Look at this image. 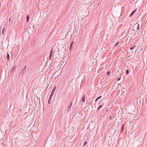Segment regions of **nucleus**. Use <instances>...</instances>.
Instances as JSON below:
<instances>
[{
  "instance_id": "14",
  "label": "nucleus",
  "mask_w": 147,
  "mask_h": 147,
  "mask_svg": "<svg viewBox=\"0 0 147 147\" xmlns=\"http://www.w3.org/2000/svg\"><path fill=\"white\" fill-rule=\"evenodd\" d=\"M5 28L4 27L3 29V30H2V34H4V30H5Z\"/></svg>"
},
{
  "instance_id": "12",
  "label": "nucleus",
  "mask_w": 147,
  "mask_h": 147,
  "mask_svg": "<svg viewBox=\"0 0 147 147\" xmlns=\"http://www.w3.org/2000/svg\"><path fill=\"white\" fill-rule=\"evenodd\" d=\"M104 105V104L103 103L102 105H100V106L98 107L97 108V110H99L101 108H102V105Z\"/></svg>"
},
{
  "instance_id": "2",
  "label": "nucleus",
  "mask_w": 147,
  "mask_h": 147,
  "mask_svg": "<svg viewBox=\"0 0 147 147\" xmlns=\"http://www.w3.org/2000/svg\"><path fill=\"white\" fill-rule=\"evenodd\" d=\"M26 67H27V66L26 65L24 68L22 69V70L21 71V73H22L23 74H24V72L25 71H26Z\"/></svg>"
},
{
  "instance_id": "23",
  "label": "nucleus",
  "mask_w": 147,
  "mask_h": 147,
  "mask_svg": "<svg viewBox=\"0 0 147 147\" xmlns=\"http://www.w3.org/2000/svg\"><path fill=\"white\" fill-rule=\"evenodd\" d=\"M113 119V118H112L111 117V116H110L109 117V120H110V119Z\"/></svg>"
},
{
  "instance_id": "6",
  "label": "nucleus",
  "mask_w": 147,
  "mask_h": 147,
  "mask_svg": "<svg viewBox=\"0 0 147 147\" xmlns=\"http://www.w3.org/2000/svg\"><path fill=\"white\" fill-rule=\"evenodd\" d=\"M85 97L84 95L82 98V101L83 102H84L85 101Z\"/></svg>"
},
{
  "instance_id": "1",
  "label": "nucleus",
  "mask_w": 147,
  "mask_h": 147,
  "mask_svg": "<svg viewBox=\"0 0 147 147\" xmlns=\"http://www.w3.org/2000/svg\"><path fill=\"white\" fill-rule=\"evenodd\" d=\"M56 86H55L54 88H53V90H52L51 92V94H50V95L51 96H53V94H54V92L55 91V90L56 89Z\"/></svg>"
},
{
  "instance_id": "5",
  "label": "nucleus",
  "mask_w": 147,
  "mask_h": 147,
  "mask_svg": "<svg viewBox=\"0 0 147 147\" xmlns=\"http://www.w3.org/2000/svg\"><path fill=\"white\" fill-rule=\"evenodd\" d=\"M136 9H135L133 11H132V12H131L130 15L129 17H131L134 14V13L136 12Z\"/></svg>"
},
{
  "instance_id": "22",
  "label": "nucleus",
  "mask_w": 147,
  "mask_h": 147,
  "mask_svg": "<svg viewBox=\"0 0 147 147\" xmlns=\"http://www.w3.org/2000/svg\"><path fill=\"white\" fill-rule=\"evenodd\" d=\"M121 77H119L117 80V81H119L120 79H121Z\"/></svg>"
},
{
  "instance_id": "24",
  "label": "nucleus",
  "mask_w": 147,
  "mask_h": 147,
  "mask_svg": "<svg viewBox=\"0 0 147 147\" xmlns=\"http://www.w3.org/2000/svg\"><path fill=\"white\" fill-rule=\"evenodd\" d=\"M98 99L97 98L95 100V102H96Z\"/></svg>"
},
{
  "instance_id": "3",
  "label": "nucleus",
  "mask_w": 147,
  "mask_h": 147,
  "mask_svg": "<svg viewBox=\"0 0 147 147\" xmlns=\"http://www.w3.org/2000/svg\"><path fill=\"white\" fill-rule=\"evenodd\" d=\"M124 125L123 124L122 125L121 128V131H120L121 134H122L124 130Z\"/></svg>"
},
{
  "instance_id": "15",
  "label": "nucleus",
  "mask_w": 147,
  "mask_h": 147,
  "mask_svg": "<svg viewBox=\"0 0 147 147\" xmlns=\"http://www.w3.org/2000/svg\"><path fill=\"white\" fill-rule=\"evenodd\" d=\"M73 42L72 41L71 42V45H70V49H71V48L72 47V46L73 45Z\"/></svg>"
},
{
  "instance_id": "4",
  "label": "nucleus",
  "mask_w": 147,
  "mask_h": 147,
  "mask_svg": "<svg viewBox=\"0 0 147 147\" xmlns=\"http://www.w3.org/2000/svg\"><path fill=\"white\" fill-rule=\"evenodd\" d=\"M52 96H52L50 95V96H49V100H48V103L49 104H50V101H51V98H52Z\"/></svg>"
},
{
  "instance_id": "19",
  "label": "nucleus",
  "mask_w": 147,
  "mask_h": 147,
  "mask_svg": "<svg viewBox=\"0 0 147 147\" xmlns=\"http://www.w3.org/2000/svg\"><path fill=\"white\" fill-rule=\"evenodd\" d=\"M87 143V142L86 141H85V142H84V144L83 146H84Z\"/></svg>"
},
{
  "instance_id": "10",
  "label": "nucleus",
  "mask_w": 147,
  "mask_h": 147,
  "mask_svg": "<svg viewBox=\"0 0 147 147\" xmlns=\"http://www.w3.org/2000/svg\"><path fill=\"white\" fill-rule=\"evenodd\" d=\"M72 102H71L70 104L69 107H68V109H67V111H68L69 110L71 107V106H72Z\"/></svg>"
},
{
  "instance_id": "11",
  "label": "nucleus",
  "mask_w": 147,
  "mask_h": 147,
  "mask_svg": "<svg viewBox=\"0 0 147 147\" xmlns=\"http://www.w3.org/2000/svg\"><path fill=\"white\" fill-rule=\"evenodd\" d=\"M26 21L27 22H28L29 21V15H28L26 17Z\"/></svg>"
},
{
  "instance_id": "9",
  "label": "nucleus",
  "mask_w": 147,
  "mask_h": 147,
  "mask_svg": "<svg viewBox=\"0 0 147 147\" xmlns=\"http://www.w3.org/2000/svg\"><path fill=\"white\" fill-rule=\"evenodd\" d=\"M7 60H9V55L8 52L7 53Z\"/></svg>"
},
{
  "instance_id": "21",
  "label": "nucleus",
  "mask_w": 147,
  "mask_h": 147,
  "mask_svg": "<svg viewBox=\"0 0 147 147\" xmlns=\"http://www.w3.org/2000/svg\"><path fill=\"white\" fill-rule=\"evenodd\" d=\"M101 97H102V96H99V97H97V98L98 99H99Z\"/></svg>"
},
{
  "instance_id": "26",
  "label": "nucleus",
  "mask_w": 147,
  "mask_h": 147,
  "mask_svg": "<svg viewBox=\"0 0 147 147\" xmlns=\"http://www.w3.org/2000/svg\"><path fill=\"white\" fill-rule=\"evenodd\" d=\"M10 20H11V18H9V22H10Z\"/></svg>"
},
{
  "instance_id": "25",
  "label": "nucleus",
  "mask_w": 147,
  "mask_h": 147,
  "mask_svg": "<svg viewBox=\"0 0 147 147\" xmlns=\"http://www.w3.org/2000/svg\"><path fill=\"white\" fill-rule=\"evenodd\" d=\"M110 111V110L109 111L108 109H107L106 110V112H108V111Z\"/></svg>"
},
{
  "instance_id": "8",
  "label": "nucleus",
  "mask_w": 147,
  "mask_h": 147,
  "mask_svg": "<svg viewBox=\"0 0 147 147\" xmlns=\"http://www.w3.org/2000/svg\"><path fill=\"white\" fill-rule=\"evenodd\" d=\"M137 25V30H138L139 29V28H140V25L139 24V23H136V24H135L134 26H136V25Z\"/></svg>"
},
{
  "instance_id": "20",
  "label": "nucleus",
  "mask_w": 147,
  "mask_h": 147,
  "mask_svg": "<svg viewBox=\"0 0 147 147\" xmlns=\"http://www.w3.org/2000/svg\"><path fill=\"white\" fill-rule=\"evenodd\" d=\"M119 43V42H117V43L115 45H114V46H115V47H117V45H118Z\"/></svg>"
},
{
  "instance_id": "18",
  "label": "nucleus",
  "mask_w": 147,
  "mask_h": 147,
  "mask_svg": "<svg viewBox=\"0 0 147 147\" xmlns=\"http://www.w3.org/2000/svg\"><path fill=\"white\" fill-rule=\"evenodd\" d=\"M111 73V71H108L107 72V76H108L109 75V74H110Z\"/></svg>"
},
{
  "instance_id": "7",
  "label": "nucleus",
  "mask_w": 147,
  "mask_h": 147,
  "mask_svg": "<svg viewBox=\"0 0 147 147\" xmlns=\"http://www.w3.org/2000/svg\"><path fill=\"white\" fill-rule=\"evenodd\" d=\"M53 49H52L51 50V51L50 54L49 55V57H50L49 59L50 60H51V57H52V53H53Z\"/></svg>"
},
{
  "instance_id": "17",
  "label": "nucleus",
  "mask_w": 147,
  "mask_h": 147,
  "mask_svg": "<svg viewBox=\"0 0 147 147\" xmlns=\"http://www.w3.org/2000/svg\"><path fill=\"white\" fill-rule=\"evenodd\" d=\"M15 68V67H13L11 70V71L13 72Z\"/></svg>"
},
{
  "instance_id": "16",
  "label": "nucleus",
  "mask_w": 147,
  "mask_h": 147,
  "mask_svg": "<svg viewBox=\"0 0 147 147\" xmlns=\"http://www.w3.org/2000/svg\"><path fill=\"white\" fill-rule=\"evenodd\" d=\"M129 73V71L128 69H127L126 70V74H128Z\"/></svg>"
},
{
  "instance_id": "13",
  "label": "nucleus",
  "mask_w": 147,
  "mask_h": 147,
  "mask_svg": "<svg viewBox=\"0 0 147 147\" xmlns=\"http://www.w3.org/2000/svg\"><path fill=\"white\" fill-rule=\"evenodd\" d=\"M136 47V46L135 45L133 46L132 47H131L130 48V49L131 50H132L135 48Z\"/></svg>"
}]
</instances>
